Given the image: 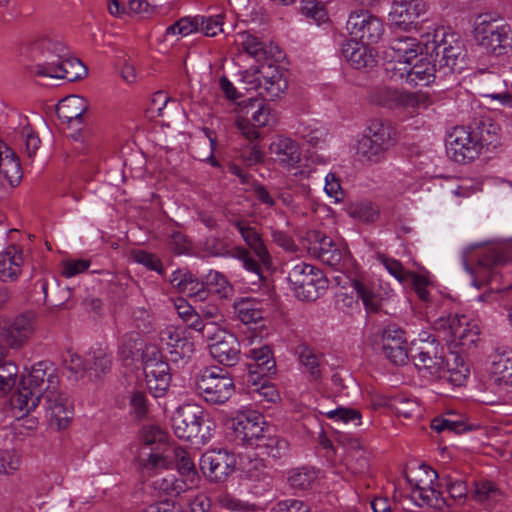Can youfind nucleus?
<instances>
[{
	"label": "nucleus",
	"mask_w": 512,
	"mask_h": 512,
	"mask_svg": "<svg viewBox=\"0 0 512 512\" xmlns=\"http://www.w3.org/2000/svg\"><path fill=\"white\" fill-rule=\"evenodd\" d=\"M272 512H312L311 507L297 499L279 501L272 508Z\"/></svg>",
	"instance_id": "64"
},
{
	"label": "nucleus",
	"mask_w": 512,
	"mask_h": 512,
	"mask_svg": "<svg viewBox=\"0 0 512 512\" xmlns=\"http://www.w3.org/2000/svg\"><path fill=\"white\" fill-rule=\"evenodd\" d=\"M199 27V15L196 16H186L180 18L174 24L168 26L166 28V35H189L194 32H198Z\"/></svg>",
	"instance_id": "57"
},
{
	"label": "nucleus",
	"mask_w": 512,
	"mask_h": 512,
	"mask_svg": "<svg viewBox=\"0 0 512 512\" xmlns=\"http://www.w3.org/2000/svg\"><path fill=\"white\" fill-rule=\"evenodd\" d=\"M172 428L179 439L204 443L211 437V425L208 415L198 406L179 407L171 418Z\"/></svg>",
	"instance_id": "6"
},
{
	"label": "nucleus",
	"mask_w": 512,
	"mask_h": 512,
	"mask_svg": "<svg viewBox=\"0 0 512 512\" xmlns=\"http://www.w3.org/2000/svg\"><path fill=\"white\" fill-rule=\"evenodd\" d=\"M274 121L272 109L269 104L257 98L244 100L239 105L237 127L249 140L260 137L258 128L269 125Z\"/></svg>",
	"instance_id": "10"
},
{
	"label": "nucleus",
	"mask_w": 512,
	"mask_h": 512,
	"mask_svg": "<svg viewBox=\"0 0 512 512\" xmlns=\"http://www.w3.org/2000/svg\"><path fill=\"white\" fill-rule=\"evenodd\" d=\"M195 387L204 401L214 405L224 404L235 391L233 379L219 367L204 369L197 375Z\"/></svg>",
	"instance_id": "8"
},
{
	"label": "nucleus",
	"mask_w": 512,
	"mask_h": 512,
	"mask_svg": "<svg viewBox=\"0 0 512 512\" xmlns=\"http://www.w3.org/2000/svg\"><path fill=\"white\" fill-rule=\"evenodd\" d=\"M395 130L383 119H373L358 142L357 156L363 163L375 164L384 159L386 151L393 145Z\"/></svg>",
	"instance_id": "5"
},
{
	"label": "nucleus",
	"mask_w": 512,
	"mask_h": 512,
	"mask_svg": "<svg viewBox=\"0 0 512 512\" xmlns=\"http://www.w3.org/2000/svg\"><path fill=\"white\" fill-rule=\"evenodd\" d=\"M477 44L487 53L503 56L512 49V35L509 26L483 20L474 29Z\"/></svg>",
	"instance_id": "13"
},
{
	"label": "nucleus",
	"mask_w": 512,
	"mask_h": 512,
	"mask_svg": "<svg viewBox=\"0 0 512 512\" xmlns=\"http://www.w3.org/2000/svg\"><path fill=\"white\" fill-rule=\"evenodd\" d=\"M143 369L148 390L155 398L163 396L171 380L168 362L156 358L147 359Z\"/></svg>",
	"instance_id": "27"
},
{
	"label": "nucleus",
	"mask_w": 512,
	"mask_h": 512,
	"mask_svg": "<svg viewBox=\"0 0 512 512\" xmlns=\"http://www.w3.org/2000/svg\"><path fill=\"white\" fill-rule=\"evenodd\" d=\"M295 354L309 374L310 381L319 382L322 379V372L319 357L313 349L306 344H300L295 348Z\"/></svg>",
	"instance_id": "45"
},
{
	"label": "nucleus",
	"mask_w": 512,
	"mask_h": 512,
	"mask_svg": "<svg viewBox=\"0 0 512 512\" xmlns=\"http://www.w3.org/2000/svg\"><path fill=\"white\" fill-rule=\"evenodd\" d=\"M426 11L422 0H394L389 12V20L399 28L410 29Z\"/></svg>",
	"instance_id": "28"
},
{
	"label": "nucleus",
	"mask_w": 512,
	"mask_h": 512,
	"mask_svg": "<svg viewBox=\"0 0 512 512\" xmlns=\"http://www.w3.org/2000/svg\"><path fill=\"white\" fill-rule=\"evenodd\" d=\"M235 44L253 57L256 61L268 60L274 57L272 45L268 46L260 38L250 31L238 32L234 39Z\"/></svg>",
	"instance_id": "36"
},
{
	"label": "nucleus",
	"mask_w": 512,
	"mask_h": 512,
	"mask_svg": "<svg viewBox=\"0 0 512 512\" xmlns=\"http://www.w3.org/2000/svg\"><path fill=\"white\" fill-rule=\"evenodd\" d=\"M446 489L448 493L446 498L452 505L456 502L464 503L465 500L470 497V489L464 480L448 479L446 482Z\"/></svg>",
	"instance_id": "58"
},
{
	"label": "nucleus",
	"mask_w": 512,
	"mask_h": 512,
	"mask_svg": "<svg viewBox=\"0 0 512 512\" xmlns=\"http://www.w3.org/2000/svg\"><path fill=\"white\" fill-rule=\"evenodd\" d=\"M329 419L342 421L344 423H354L355 425L361 424V412L357 409L350 407H338L325 413Z\"/></svg>",
	"instance_id": "62"
},
{
	"label": "nucleus",
	"mask_w": 512,
	"mask_h": 512,
	"mask_svg": "<svg viewBox=\"0 0 512 512\" xmlns=\"http://www.w3.org/2000/svg\"><path fill=\"white\" fill-rule=\"evenodd\" d=\"M23 264V251L16 245L8 246L0 252V280L2 282L15 281L21 274Z\"/></svg>",
	"instance_id": "34"
},
{
	"label": "nucleus",
	"mask_w": 512,
	"mask_h": 512,
	"mask_svg": "<svg viewBox=\"0 0 512 512\" xmlns=\"http://www.w3.org/2000/svg\"><path fill=\"white\" fill-rule=\"evenodd\" d=\"M470 498L485 508H490L495 503L501 501L502 492L497 485L487 479L473 481V487L470 489Z\"/></svg>",
	"instance_id": "38"
},
{
	"label": "nucleus",
	"mask_w": 512,
	"mask_h": 512,
	"mask_svg": "<svg viewBox=\"0 0 512 512\" xmlns=\"http://www.w3.org/2000/svg\"><path fill=\"white\" fill-rule=\"evenodd\" d=\"M153 487L159 493L178 496L185 492L189 488V485L187 480L177 478L175 475H167L165 477H157L153 481Z\"/></svg>",
	"instance_id": "49"
},
{
	"label": "nucleus",
	"mask_w": 512,
	"mask_h": 512,
	"mask_svg": "<svg viewBox=\"0 0 512 512\" xmlns=\"http://www.w3.org/2000/svg\"><path fill=\"white\" fill-rule=\"evenodd\" d=\"M272 159L288 170L295 168L301 160L299 145L291 138L278 136L269 146Z\"/></svg>",
	"instance_id": "30"
},
{
	"label": "nucleus",
	"mask_w": 512,
	"mask_h": 512,
	"mask_svg": "<svg viewBox=\"0 0 512 512\" xmlns=\"http://www.w3.org/2000/svg\"><path fill=\"white\" fill-rule=\"evenodd\" d=\"M250 356L252 362L247 364V367L259 369L262 374L276 373V361L273 357L272 350L268 345L251 349Z\"/></svg>",
	"instance_id": "47"
},
{
	"label": "nucleus",
	"mask_w": 512,
	"mask_h": 512,
	"mask_svg": "<svg viewBox=\"0 0 512 512\" xmlns=\"http://www.w3.org/2000/svg\"><path fill=\"white\" fill-rule=\"evenodd\" d=\"M56 70H49L54 77L58 79H65L69 82H74L81 79L87 74V69L84 64L77 58L64 57L58 64Z\"/></svg>",
	"instance_id": "43"
},
{
	"label": "nucleus",
	"mask_w": 512,
	"mask_h": 512,
	"mask_svg": "<svg viewBox=\"0 0 512 512\" xmlns=\"http://www.w3.org/2000/svg\"><path fill=\"white\" fill-rule=\"evenodd\" d=\"M18 367L11 361H0V395L9 392L16 383Z\"/></svg>",
	"instance_id": "54"
},
{
	"label": "nucleus",
	"mask_w": 512,
	"mask_h": 512,
	"mask_svg": "<svg viewBox=\"0 0 512 512\" xmlns=\"http://www.w3.org/2000/svg\"><path fill=\"white\" fill-rule=\"evenodd\" d=\"M239 234L248 246L247 249L253 252L254 256L257 257L265 266L270 265L271 256L257 229L248 224L246 227L240 229Z\"/></svg>",
	"instance_id": "41"
},
{
	"label": "nucleus",
	"mask_w": 512,
	"mask_h": 512,
	"mask_svg": "<svg viewBox=\"0 0 512 512\" xmlns=\"http://www.w3.org/2000/svg\"><path fill=\"white\" fill-rule=\"evenodd\" d=\"M512 261V241L502 246L472 244L462 253V262L467 272L474 276L475 286L491 281L497 266Z\"/></svg>",
	"instance_id": "3"
},
{
	"label": "nucleus",
	"mask_w": 512,
	"mask_h": 512,
	"mask_svg": "<svg viewBox=\"0 0 512 512\" xmlns=\"http://www.w3.org/2000/svg\"><path fill=\"white\" fill-rule=\"evenodd\" d=\"M20 455L14 449L0 450V474L10 475L18 470Z\"/></svg>",
	"instance_id": "61"
},
{
	"label": "nucleus",
	"mask_w": 512,
	"mask_h": 512,
	"mask_svg": "<svg viewBox=\"0 0 512 512\" xmlns=\"http://www.w3.org/2000/svg\"><path fill=\"white\" fill-rule=\"evenodd\" d=\"M141 337L140 332L131 331L125 333L120 340L119 354L124 359H129L133 356L135 350H139L138 345L140 344Z\"/></svg>",
	"instance_id": "63"
},
{
	"label": "nucleus",
	"mask_w": 512,
	"mask_h": 512,
	"mask_svg": "<svg viewBox=\"0 0 512 512\" xmlns=\"http://www.w3.org/2000/svg\"><path fill=\"white\" fill-rule=\"evenodd\" d=\"M289 446L286 439L278 435H271L268 431L263 437H260L259 443L256 444L254 449L259 450L260 455L277 460L288 456Z\"/></svg>",
	"instance_id": "40"
},
{
	"label": "nucleus",
	"mask_w": 512,
	"mask_h": 512,
	"mask_svg": "<svg viewBox=\"0 0 512 512\" xmlns=\"http://www.w3.org/2000/svg\"><path fill=\"white\" fill-rule=\"evenodd\" d=\"M316 478V471L310 467L294 468L288 472V483L296 490L310 489Z\"/></svg>",
	"instance_id": "50"
},
{
	"label": "nucleus",
	"mask_w": 512,
	"mask_h": 512,
	"mask_svg": "<svg viewBox=\"0 0 512 512\" xmlns=\"http://www.w3.org/2000/svg\"><path fill=\"white\" fill-rule=\"evenodd\" d=\"M205 285L210 293L217 294L220 298H228L233 292V287L227 278L218 271H210L205 277Z\"/></svg>",
	"instance_id": "52"
},
{
	"label": "nucleus",
	"mask_w": 512,
	"mask_h": 512,
	"mask_svg": "<svg viewBox=\"0 0 512 512\" xmlns=\"http://www.w3.org/2000/svg\"><path fill=\"white\" fill-rule=\"evenodd\" d=\"M235 467V455L224 449L207 451L200 459L202 473L213 482L226 481Z\"/></svg>",
	"instance_id": "23"
},
{
	"label": "nucleus",
	"mask_w": 512,
	"mask_h": 512,
	"mask_svg": "<svg viewBox=\"0 0 512 512\" xmlns=\"http://www.w3.org/2000/svg\"><path fill=\"white\" fill-rule=\"evenodd\" d=\"M351 286L356 291L357 297L347 292L336 294L335 305L337 309L349 313L359 309L358 300L361 299L367 311L376 312L381 306V298L373 291L371 284L363 278H353Z\"/></svg>",
	"instance_id": "19"
},
{
	"label": "nucleus",
	"mask_w": 512,
	"mask_h": 512,
	"mask_svg": "<svg viewBox=\"0 0 512 512\" xmlns=\"http://www.w3.org/2000/svg\"><path fill=\"white\" fill-rule=\"evenodd\" d=\"M0 173L4 175L12 187L17 186L22 179V167L19 157L0 140Z\"/></svg>",
	"instance_id": "37"
},
{
	"label": "nucleus",
	"mask_w": 512,
	"mask_h": 512,
	"mask_svg": "<svg viewBox=\"0 0 512 512\" xmlns=\"http://www.w3.org/2000/svg\"><path fill=\"white\" fill-rule=\"evenodd\" d=\"M416 354L412 355L415 367L423 376L441 380L453 386L464 385L470 371L464 359L454 353L445 356L444 347L437 337L428 332L419 334L414 343Z\"/></svg>",
	"instance_id": "1"
},
{
	"label": "nucleus",
	"mask_w": 512,
	"mask_h": 512,
	"mask_svg": "<svg viewBox=\"0 0 512 512\" xmlns=\"http://www.w3.org/2000/svg\"><path fill=\"white\" fill-rule=\"evenodd\" d=\"M50 367L47 361L34 364L26 376H22L17 391L11 397L12 409L18 411L20 417L30 414L42 402L46 375Z\"/></svg>",
	"instance_id": "4"
},
{
	"label": "nucleus",
	"mask_w": 512,
	"mask_h": 512,
	"mask_svg": "<svg viewBox=\"0 0 512 512\" xmlns=\"http://www.w3.org/2000/svg\"><path fill=\"white\" fill-rule=\"evenodd\" d=\"M351 215L365 223L375 222L380 216V210L377 205L371 201H361L353 206Z\"/></svg>",
	"instance_id": "56"
},
{
	"label": "nucleus",
	"mask_w": 512,
	"mask_h": 512,
	"mask_svg": "<svg viewBox=\"0 0 512 512\" xmlns=\"http://www.w3.org/2000/svg\"><path fill=\"white\" fill-rule=\"evenodd\" d=\"M86 373L90 377L99 378L102 374L107 373L112 366V355L103 349L93 350L86 358Z\"/></svg>",
	"instance_id": "48"
},
{
	"label": "nucleus",
	"mask_w": 512,
	"mask_h": 512,
	"mask_svg": "<svg viewBox=\"0 0 512 512\" xmlns=\"http://www.w3.org/2000/svg\"><path fill=\"white\" fill-rule=\"evenodd\" d=\"M341 55L357 70L372 68L376 63L375 55L373 50L369 48V44L352 39H348L342 44Z\"/></svg>",
	"instance_id": "31"
},
{
	"label": "nucleus",
	"mask_w": 512,
	"mask_h": 512,
	"mask_svg": "<svg viewBox=\"0 0 512 512\" xmlns=\"http://www.w3.org/2000/svg\"><path fill=\"white\" fill-rule=\"evenodd\" d=\"M389 70L392 71V78L399 79L412 87L428 86L440 78L438 68L427 54L425 57L418 56L410 62H402L400 67Z\"/></svg>",
	"instance_id": "14"
},
{
	"label": "nucleus",
	"mask_w": 512,
	"mask_h": 512,
	"mask_svg": "<svg viewBox=\"0 0 512 512\" xmlns=\"http://www.w3.org/2000/svg\"><path fill=\"white\" fill-rule=\"evenodd\" d=\"M467 128L474 139L477 140L481 151L483 148L489 150L498 146L500 127L490 117L475 119Z\"/></svg>",
	"instance_id": "33"
},
{
	"label": "nucleus",
	"mask_w": 512,
	"mask_h": 512,
	"mask_svg": "<svg viewBox=\"0 0 512 512\" xmlns=\"http://www.w3.org/2000/svg\"><path fill=\"white\" fill-rule=\"evenodd\" d=\"M491 372L495 377V383L512 385V350H505L494 355Z\"/></svg>",
	"instance_id": "44"
},
{
	"label": "nucleus",
	"mask_w": 512,
	"mask_h": 512,
	"mask_svg": "<svg viewBox=\"0 0 512 512\" xmlns=\"http://www.w3.org/2000/svg\"><path fill=\"white\" fill-rule=\"evenodd\" d=\"M381 350L386 359L395 365L408 362V339L406 332L396 323H388L379 331Z\"/></svg>",
	"instance_id": "20"
},
{
	"label": "nucleus",
	"mask_w": 512,
	"mask_h": 512,
	"mask_svg": "<svg viewBox=\"0 0 512 512\" xmlns=\"http://www.w3.org/2000/svg\"><path fill=\"white\" fill-rule=\"evenodd\" d=\"M32 53L34 59L38 62L29 67L30 74L53 78L54 75L49 70L58 68L60 61L68 56V49L61 42L42 39L33 44Z\"/></svg>",
	"instance_id": "16"
},
{
	"label": "nucleus",
	"mask_w": 512,
	"mask_h": 512,
	"mask_svg": "<svg viewBox=\"0 0 512 512\" xmlns=\"http://www.w3.org/2000/svg\"><path fill=\"white\" fill-rule=\"evenodd\" d=\"M378 260L384 265L388 273L395 277V279H397L401 284L408 283L409 278L414 273L412 271L405 270L399 260L390 258L384 254H380L378 256Z\"/></svg>",
	"instance_id": "55"
},
{
	"label": "nucleus",
	"mask_w": 512,
	"mask_h": 512,
	"mask_svg": "<svg viewBox=\"0 0 512 512\" xmlns=\"http://www.w3.org/2000/svg\"><path fill=\"white\" fill-rule=\"evenodd\" d=\"M446 151L448 157L459 164L470 163L481 153L477 140L467 126H456L452 129L448 135Z\"/></svg>",
	"instance_id": "21"
},
{
	"label": "nucleus",
	"mask_w": 512,
	"mask_h": 512,
	"mask_svg": "<svg viewBox=\"0 0 512 512\" xmlns=\"http://www.w3.org/2000/svg\"><path fill=\"white\" fill-rule=\"evenodd\" d=\"M346 30L350 39L365 44H377L385 33L381 18L365 9L352 11L346 21Z\"/></svg>",
	"instance_id": "12"
},
{
	"label": "nucleus",
	"mask_w": 512,
	"mask_h": 512,
	"mask_svg": "<svg viewBox=\"0 0 512 512\" xmlns=\"http://www.w3.org/2000/svg\"><path fill=\"white\" fill-rule=\"evenodd\" d=\"M309 251L323 263L336 266L342 260V250L331 237L319 230L309 231L307 234Z\"/></svg>",
	"instance_id": "26"
},
{
	"label": "nucleus",
	"mask_w": 512,
	"mask_h": 512,
	"mask_svg": "<svg viewBox=\"0 0 512 512\" xmlns=\"http://www.w3.org/2000/svg\"><path fill=\"white\" fill-rule=\"evenodd\" d=\"M435 330L447 331L449 338L447 340L454 342L463 349H470L476 345L479 340L478 327L471 324L465 315L441 316L435 321Z\"/></svg>",
	"instance_id": "17"
},
{
	"label": "nucleus",
	"mask_w": 512,
	"mask_h": 512,
	"mask_svg": "<svg viewBox=\"0 0 512 512\" xmlns=\"http://www.w3.org/2000/svg\"><path fill=\"white\" fill-rule=\"evenodd\" d=\"M301 10L303 15L312 19L317 25L329 20L325 5L320 0H302Z\"/></svg>",
	"instance_id": "53"
},
{
	"label": "nucleus",
	"mask_w": 512,
	"mask_h": 512,
	"mask_svg": "<svg viewBox=\"0 0 512 512\" xmlns=\"http://www.w3.org/2000/svg\"><path fill=\"white\" fill-rule=\"evenodd\" d=\"M221 335L216 342L208 345L210 354L224 366H235L241 358L240 342L231 332L221 333Z\"/></svg>",
	"instance_id": "29"
},
{
	"label": "nucleus",
	"mask_w": 512,
	"mask_h": 512,
	"mask_svg": "<svg viewBox=\"0 0 512 512\" xmlns=\"http://www.w3.org/2000/svg\"><path fill=\"white\" fill-rule=\"evenodd\" d=\"M424 43L426 54L434 61L440 78L451 73H461L468 64V54L463 39L457 33L446 32L443 27L427 33Z\"/></svg>",
	"instance_id": "2"
},
{
	"label": "nucleus",
	"mask_w": 512,
	"mask_h": 512,
	"mask_svg": "<svg viewBox=\"0 0 512 512\" xmlns=\"http://www.w3.org/2000/svg\"><path fill=\"white\" fill-rule=\"evenodd\" d=\"M407 481L412 487V498L417 505H428L439 511H443L444 508L452 506L449 500L443 495V492L432 486V479H430V485L427 487L422 485V480L413 483V481L407 477Z\"/></svg>",
	"instance_id": "32"
},
{
	"label": "nucleus",
	"mask_w": 512,
	"mask_h": 512,
	"mask_svg": "<svg viewBox=\"0 0 512 512\" xmlns=\"http://www.w3.org/2000/svg\"><path fill=\"white\" fill-rule=\"evenodd\" d=\"M87 106L82 97L71 95L61 100L57 107L56 113L63 122L72 124L77 122L78 124L83 123V115L86 111Z\"/></svg>",
	"instance_id": "39"
},
{
	"label": "nucleus",
	"mask_w": 512,
	"mask_h": 512,
	"mask_svg": "<svg viewBox=\"0 0 512 512\" xmlns=\"http://www.w3.org/2000/svg\"><path fill=\"white\" fill-rule=\"evenodd\" d=\"M34 330L35 320L30 313L18 315L11 322H0V361H3L7 356L9 348L22 347L34 333Z\"/></svg>",
	"instance_id": "15"
},
{
	"label": "nucleus",
	"mask_w": 512,
	"mask_h": 512,
	"mask_svg": "<svg viewBox=\"0 0 512 512\" xmlns=\"http://www.w3.org/2000/svg\"><path fill=\"white\" fill-rule=\"evenodd\" d=\"M153 465L158 468H176L181 476H185L194 483L197 478V471L195 465L189 456L188 452L180 446L172 445L166 446L162 451L156 452L152 455Z\"/></svg>",
	"instance_id": "24"
},
{
	"label": "nucleus",
	"mask_w": 512,
	"mask_h": 512,
	"mask_svg": "<svg viewBox=\"0 0 512 512\" xmlns=\"http://www.w3.org/2000/svg\"><path fill=\"white\" fill-rule=\"evenodd\" d=\"M232 256L241 261L243 267L250 273H253L260 281L263 277L262 266H265L253 252L243 246H238L234 249Z\"/></svg>",
	"instance_id": "51"
},
{
	"label": "nucleus",
	"mask_w": 512,
	"mask_h": 512,
	"mask_svg": "<svg viewBox=\"0 0 512 512\" xmlns=\"http://www.w3.org/2000/svg\"><path fill=\"white\" fill-rule=\"evenodd\" d=\"M141 439L143 446L138 455L139 465L147 470L156 469V465H153L152 454L162 451L166 446H172L173 444L168 443L167 434L164 430L157 426H144L141 432Z\"/></svg>",
	"instance_id": "25"
},
{
	"label": "nucleus",
	"mask_w": 512,
	"mask_h": 512,
	"mask_svg": "<svg viewBox=\"0 0 512 512\" xmlns=\"http://www.w3.org/2000/svg\"><path fill=\"white\" fill-rule=\"evenodd\" d=\"M59 383L56 369L50 363L41 403L46 416L55 422L59 429H64L73 418V403L69 395L59 389Z\"/></svg>",
	"instance_id": "7"
},
{
	"label": "nucleus",
	"mask_w": 512,
	"mask_h": 512,
	"mask_svg": "<svg viewBox=\"0 0 512 512\" xmlns=\"http://www.w3.org/2000/svg\"><path fill=\"white\" fill-rule=\"evenodd\" d=\"M288 281L298 299L315 301L328 288L324 273L304 262L296 264L288 273Z\"/></svg>",
	"instance_id": "9"
},
{
	"label": "nucleus",
	"mask_w": 512,
	"mask_h": 512,
	"mask_svg": "<svg viewBox=\"0 0 512 512\" xmlns=\"http://www.w3.org/2000/svg\"><path fill=\"white\" fill-rule=\"evenodd\" d=\"M371 99L379 106L388 109H402L416 112L431 104L430 97L423 92H409L392 87H377L371 94Z\"/></svg>",
	"instance_id": "11"
},
{
	"label": "nucleus",
	"mask_w": 512,
	"mask_h": 512,
	"mask_svg": "<svg viewBox=\"0 0 512 512\" xmlns=\"http://www.w3.org/2000/svg\"><path fill=\"white\" fill-rule=\"evenodd\" d=\"M223 31V17L221 15H199L198 32L207 37H214Z\"/></svg>",
	"instance_id": "59"
},
{
	"label": "nucleus",
	"mask_w": 512,
	"mask_h": 512,
	"mask_svg": "<svg viewBox=\"0 0 512 512\" xmlns=\"http://www.w3.org/2000/svg\"><path fill=\"white\" fill-rule=\"evenodd\" d=\"M264 417L256 411L240 412L231 419V429L237 444L254 448L260 437L268 432Z\"/></svg>",
	"instance_id": "18"
},
{
	"label": "nucleus",
	"mask_w": 512,
	"mask_h": 512,
	"mask_svg": "<svg viewBox=\"0 0 512 512\" xmlns=\"http://www.w3.org/2000/svg\"><path fill=\"white\" fill-rule=\"evenodd\" d=\"M233 309L236 317L246 325L258 323L264 318L261 303L253 298L245 297L236 300Z\"/></svg>",
	"instance_id": "42"
},
{
	"label": "nucleus",
	"mask_w": 512,
	"mask_h": 512,
	"mask_svg": "<svg viewBox=\"0 0 512 512\" xmlns=\"http://www.w3.org/2000/svg\"><path fill=\"white\" fill-rule=\"evenodd\" d=\"M431 428L438 433L448 432L452 434H462L476 429V426L468 424L462 417L450 414L447 418L435 417L431 421Z\"/></svg>",
	"instance_id": "46"
},
{
	"label": "nucleus",
	"mask_w": 512,
	"mask_h": 512,
	"mask_svg": "<svg viewBox=\"0 0 512 512\" xmlns=\"http://www.w3.org/2000/svg\"><path fill=\"white\" fill-rule=\"evenodd\" d=\"M160 339L167 351L168 360L177 367L187 364L195 351L194 342L184 331L174 327L162 330Z\"/></svg>",
	"instance_id": "22"
},
{
	"label": "nucleus",
	"mask_w": 512,
	"mask_h": 512,
	"mask_svg": "<svg viewBox=\"0 0 512 512\" xmlns=\"http://www.w3.org/2000/svg\"><path fill=\"white\" fill-rule=\"evenodd\" d=\"M63 364L70 372V377H73L75 380L82 378L87 370L86 360L83 361L79 355L70 351L64 356Z\"/></svg>",
	"instance_id": "60"
},
{
	"label": "nucleus",
	"mask_w": 512,
	"mask_h": 512,
	"mask_svg": "<svg viewBox=\"0 0 512 512\" xmlns=\"http://www.w3.org/2000/svg\"><path fill=\"white\" fill-rule=\"evenodd\" d=\"M389 49L393 52L391 57L395 60L391 68L400 67L402 62H410L422 54L420 42L409 36H399L391 40Z\"/></svg>",
	"instance_id": "35"
}]
</instances>
